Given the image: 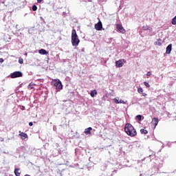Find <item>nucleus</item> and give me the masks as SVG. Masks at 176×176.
Returning <instances> with one entry per match:
<instances>
[{"label":"nucleus","instance_id":"obj_3","mask_svg":"<svg viewBox=\"0 0 176 176\" xmlns=\"http://www.w3.org/2000/svg\"><path fill=\"white\" fill-rule=\"evenodd\" d=\"M54 86H55L56 89L58 90H61V89H63V84L59 79L54 80Z\"/></svg>","mask_w":176,"mask_h":176},{"label":"nucleus","instance_id":"obj_2","mask_svg":"<svg viewBox=\"0 0 176 176\" xmlns=\"http://www.w3.org/2000/svg\"><path fill=\"white\" fill-rule=\"evenodd\" d=\"M80 43V40H79V37L76 34V30L75 29L72 31V46H78Z\"/></svg>","mask_w":176,"mask_h":176},{"label":"nucleus","instance_id":"obj_25","mask_svg":"<svg viewBox=\"0 0 176 176\" xmlns=\"http://www.w3.org/2000/svg\"><path fill=\"white\" fill-rule=\"evenodd\" d=\"M4 60L2 58H0V63H3Z\"/></svg>","mask_w":176,"mask_h":176},{"label":"nucleus","instance_id":"obj_11","mask_svg":"<svg viewBox=\"0 0 176 176\" xmlns=\"http://www.w3.org/2000/svg\"><path fill=\"white\" fill-rule=\"evenodd\" d=\"M172 47H173V45L171 44L168 45L166 47V54H170V53H171Z\"/></svg>","mask_w":176,"mask_h":176},{"label":"nucleus","instance_id":"obj_6","mask_svg":"<svg viewBox=\"0 0 176 176\" xmlns=\"http://www.w3.org/2000/svg\"><path fill=\"white\" fill-rule=\"evenodd\" d=\"M116 26L117 30H118V31L121 32V34H126V30L124 29V28H123L122 25L116 24Z\"/></svg>","mask_w":176,"mask_h":176},{"label":"nucleus","instance_id":"obj_30","mask_svg":"<svg viewBox=\"0 0 176 176\" xmlns=\"http://www.w3.org/2000/svg\"><path fill=\"white\" fill-rule=\"evenodd\" d=\"M25 176H30V175H25Z\"/></svg>","mask_w":176,"mask_h":176},{"label":"nucleus","instance_id":"obj_22","mask_svg":"<svg viewBox=\"0 0 176 176\" xmlns=\"http://www.w3.org/2000/svg\"><path fill=\"white\" fill-rule=\"evenodd\" d=\"M144 86H146V87H151V85H149V83H148V82L145 81L144 82Z\"/></svg>","mask_w":176,"mask_h":176},{"label":"nucleus","instance_id":"obj_9","mask_svg":"<svg viewBox=\"0 0 176 176\" xmlns=\"http://www.w3.org/2000/svg\"><path fill=\"white\" fill-rule=\"evenodd\" d=\"M19 136L21 137V140H25V138H28V135L24 132H21V131H19Z\"/></svg>","mask_w":176,"mask_h":176},{"label":"nucleus","instance_id":"obj_4","mask_svg":"<svg viewBox=\"0 0 176 176\" xmlns=\"http://www.w3.org/2000/svg\"><path fill=\"white\" fill-rule=\"evenodd\" d=\"M23 76V73L21 72H14L10 74V78L14 79L15 78H21Z\"/></svg>","mask_w":176,"mask_h":176},{"label":"nucleus","instance_id":"obj_8","mask_svg":"<svg viewBox=\"0 0 176 176\" xmlns=\"http://www.w3.org/2000/svg\"><path fill=\"white\" fill-rule=\"evenodd\" d=\"M158 123H159V118H153L151 121V125L153 126L154 129H156V126H157Z\"/></svg>","mask_w":176,"mask_h":176},{"label":"nucleus","instance_id":"obj_12","mask_svg":"<svg viewBox=\"0 0 176 176\" xmlns=\"http://www.w3.org/2000/svg\"><path fill=\"white\" fill-rule=\"evenodd\" d=\"M114 102L116 104H126V102L124 100L117 99L116 98H114Z\"/></svg>","mask_w":176,"mask_h":176},{"label":"nucleus","instance_id":"obj_29","mask_svg":"<svg viewBox=\"0 0 176 176\" xmlns=\"http://www.w3.org/2000/svg\"><path fill=\"white\" fill-rule=\"evenodd\" d=\"M29 87L31 89V90H32V89H34V87H32L31 85H29Z\"/></svg>","mask_w":176,"mask_h":176},{"label":"nucleus","instance_id":"obj_13","mask_svg":"<svg viewBox=\"0 0 176 176\" xmlns=\"http://www.w3.org/2000/svg\"><path fill=\"white\" fill-rule=\"evenodd\" d=\"M91 130H93V128H91V127L87 128V129H85L84 133H85L86 135L91 134Z\"/></svg>","mask_w":176,"mask_h":176},{"label":"nucleus","instance_id":"obj_16","mask_svg":"<svg viewBox=\"0 0 176 176\" xmlns=\"http://www.w3.org/2000/svg\"><path fill=\"white\" fill-rule=\"evenodd\" d=\"M97 94H98L97 90H96V89L91 91L90 93L91 97H94L95 96H97Z\"/></svg>","mask_w":176,"mask_h":176},{"label":"nucleus","instance_id":"obj_15","mask_svg":"<svg viewBox=\"0 0 176 176\" xmlns=\"http://www.w3.org/2000/svg\"><path fill=\"white\" fill-rule=\"evenodd\" d=\"M14 173L16 176H20L21 175V172H20V168H15Z\"/></svg>","mask_w":176,"mask_h":176},{"label":"nucleus","instance_id":"obj_5","mask_svg":"<svg viewBox=\"0 0 176 176\" xmlns=\"http://www.w3.org/2000/svg\"><path fill=\"white\" fill-rule=\"evenodd\" d=\"M123 63H126V60L121 59V60L116 61V67L117 68H122V67H123V65H124Z\"/></svg>","mask_w":176,"mask_h":176},{"label":"nucleus","instance_id":"obj_21","mask_svg":"<svg viewBox=\"0 0 176 176\" xmlns=\"http://www.w3.org/2000/svg\"><path fill=\"white\" fill-rule=\"evenodd\" d=\"M148 30L150 31L151 32H152L153 31V29H152V28L149 27V26H147V28L146 29H144V31H146V30Z\"/></svg>","mask_w":176,"mask_h":176},{"label":"nucleus","instance_id":"obj_18","mask_svg":"<svg viewBox=\"0 0 176 176\" xmlns=\"http://www.w3.org/2000/svg\"><path fill=\"white\" fill-rule=\"evenodd\" d=\"M140 133H141V134H148V130L142 129L140 130Z\"/></svg>","mask_w":176,"mask_h":176},{"label":"nucleus","instance_id":"obj_28","mask_svg":"<svg viewBox=\"0 0 176 176\" xmlns=\"http://www.w3.org/2000/svg\"><path fill=\"white\" fill-rule=\"evenodd\" d=\"M148 28V26H144L143 27V29L145 30H146Z\"/></svg>","mask_w":176,"mask_h":176},{"label":"nucleus","instance_id":"obj_7","mask_svg":"<svg viewBox=\"0 0 176 176\" xmlns=\"http://www.w3.org/2000/svg\"><path fill=\"white\" fill-rule=\"evenodd\" d=\"M95 30L97 31H101L102 30V23L101 21H99L98 23L95 24Z\"/></svg>","mask_w":176,"mask_h":176},{"label":"nucleus","instance_id":"obj_20","mask_svg":"<svg viewBox=\"0 0 176 176\" xmlns=\"http://www.w3.org/2000/svg\"><path fill=\"white\" fill-rule=\"evenodd\" d=\"M32 9L33 12H36V10H38V7L36 5H34L32 7Z\"/></svg>","mask_w":176,"mask_h":176},{"label":"nucleus","instance_id":"obj_14","mask_svg":"<svg viewBox=\"0 0 176 176\" xmlns=\"http://www.w3.org/2000/svg\"><path fill=\"white\" fill-rule=\"evenodd\" d=\"M38 53H39V54H43V55H45V54H49V52H47L46 51V50H44V49L39 50H38Z\"/></svg>","mask_w":176,"mask_h":176},{"label":"nucleus","instance_id":"obj_27","mask_svg":"<svg viewBox=\"0 0 176 176\" xmlns=\"http://www.w3.org/2000/svg\"><path fill=\"white\" fill-rule=\"evenodd\" d=\"M33 125L34 124L32 123V122H29V126H33Z\"/></svg>","mask_w":176,"mask_h":176},{"label":"nucleus","instance_id":"obj_24","mask_svg":"<svg viewBox=\"0 0 176 176\" xmlns=\"http://www.w3.org/2000/svg\"><path fill=\"white\" fill-rule=\"evenodd\" d=\"M151 75H152V73H151V72H148L146 73V76H151Z\"/></svg>","mask_w":176,"mask_h":176},{"label":"nucleus","instance_id":"obj_1","mask_svg":"<svg viewBox=\"0 0 176 176\" xmlns=\"http://www.w3.org/2000/svg\"><path fill=\"white\" fill-rule=\"evenodd\" d=\"M124 131L129 137H135L137 135V130L130 123L125 124Z\"/></svg>","mask_w":176,"mask_h":176},{"label":"nucleus","instance_id":"obj_23","mask_svg":"<svg viewBox=\"0 0 176 176\" xmlns=\"http://www.w3.org/2000/svg\"><path fill=\"white\" fill-rule=\"evenodd\" d=\"M23 62H24V60H23V58H20L19 59V64H23Z\"/></svg>","mask_w":176,"mask_h":176},{"label":"nucleus","instance_id":"obj_17","mask_svg":"<svg viewBox=\"0 0 176 176\" xmlns=\"http://www.w3.org/2000/svg\"><path fill=\"white\" fill-rule=\"evenodd\" d=\"M155 45L157 46H162V38H159L157 42L155 43Z\"/></svg>","mask_w":176,"mask_h":176},{"label":"nucleus","instance_id":"obj_19","mask_svg":"<svg viewBox=\"0 0 176 176\" xmlns=\"http://www.w3.org/2000/svg\"><path fill=\"white\" fill-rule=\"evenodd\" d=\"M135 118L138 120H140V121L142 120V116H141V115H138V116H136Z\"/></svg>","mask_w":176,"mask_h":176},{"label":"nucleus","instance_id":"obj_10","mask_svg":"<svg viewBox=\"0 0 176 176\" xmlns=\"http://www.w3.org/2000/svg\"><path fill=\"white\" fill-rule=\"evenodd\" d=\"M138 93H139L140 94H142L143 97H146V96H148L146 93L144 92V89H142V88H138Z\"/></svg>","mask_w":176,"mask_h":176},{"label":"nucleus","instance_id":"obj_26","mask_svg":"<svg viewBox=\"0 0 176 176\" xmlns=\"http://www.w3.org/2000/svg\"><path fill=\"white\" fill-rule=\"evenodd\" d=\"M43 0H37V3H41Z\"/></svg>","mask_w":176,"mask_h":176}]
</instances>
